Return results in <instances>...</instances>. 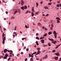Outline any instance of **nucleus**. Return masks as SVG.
<instances>
[{
  "instance_id": "nucleus-39",
  "label": "nucleus",
  "mask_w": 61,
  "mask_h": 61,
  "mask_svg": "<svg viewBox=\"0 0 61 61\" xmlns=\"http://www.w3.org/2000/svg\"><path fill=\"white\" fill-rule=\"evenodd\" d=\"M39 35V34H38V33H37L36 34V36H38V35Z\"/></svg>"
},
{
  "instance_id": "nucleus-55",
  "label": "nucleus",
  "mask_w": 61,
  "mask_h": 61,
  "mask_svg": "<svg viewBox=\"0 0 61 61\" xmlns=\"http://www.w3.org/2000/svg\"><path fill=\"white\" fill-rule=\"evenodd\" d=\"M17 56H19V55H20V54H17Z\"/></svg>"
},
{
  "instance_id": "nucleus-58",
  "label": "nucleus",
  "mask_w": 61,
  "mask_h": 61,
  "mask_svg": "<svg viewBox=\"0 0 61 61\" xmlns=\"http://www.w3.org/2000/svg\"><path fill=\"white\" fill-rule=\"evenodd\" d=\"M42 27L44 29H45V26H43Z\"/></svg>"
},
{
  "instance_id": "nucleus-56",
  "label": "nucleus",
  "mask_w": 61,
  "mask_h": 61,
  "mask_svg": "<svg viewBox=\"0 0 61 61\" xmlns=\"http://www.w3.org/2000/svg\"><path fill=\"white\" fill-rule=\"evenodd\" d=\"M1 56V57H2V58H3V57H4L3 56Z\"/></svg>"
},
{
  "instance_id": "nucleus-32",
  "label": "nucleus",
  "mask_w": 61,
  "mask_h": 61,
  "mask_svg": "<svg viewBox=\"0 0 61 61\" xmlns=\"http://www.w3.org/2000/svg\"><path fill=\"white\" fill-rule=\"evenodd\" d=\"M37 50H40V48H37Z\"/></svg>"
},
{
  "instance_id": "nucleus-42",
  "label": "nucleus",
  "mask_w": 61,
  "mask_h": 61,
  "mask_svg": "<svg viewBox=\"0 0 61 61\" xmlns=\"http://www.w3.org/2000/svg\"><path fill=\"white\" fill-rule=\"evenodd\" d=\"M21 55H23V54H24V53H23V52H21Z\"/></svg>"
},
{
  "instance_id": "nucleus-24",
  "label": "nucleus",
  "mask_w": 61,
  "mask_h": 61,
  "mask_svg": "<svg viewBox=\"0 0 61 61\" xmlns=\"http://www.w3.org/2000/svg\"><path fill=\"white\" fill-rule=\"evenodd\" d=\"M33 55L34 54H31V57H34V55Z\"/></svg>"
},
{
  "instance_id": "nucleus-63",
  "label": "nucleus",
  "mask_w": 61,
  "mask_h": 61,
  "mask_svg": "<svg viewBox=\"0 0 61 61\" xmlns=\"http://www.w3.org/2000/svg\"><path fill=\"white\" fill-rule=\"evenodd\" d=\"M48 15H49L48 14H47L46 15V16H48Z\"/></svg>"
},
{
  "instance_id": "nucleus-41",
  "label": "nucleus",
  "mask_w": 61,
  "mask_h": 61,
  "mask_svg": "<svg viewBox=\"0 0 61 61\" xmlns=\"http://www.w3.org/2000/svg\"><path fill=\"white\" fill-rule=\"evenodd\" d=\"M51 3H49L48 4V5H51Z\"/></svg>"
},
{
  "instance_id": "nucleus-36",
  "label": "nucleus",
  "mask_w": 61,
  "mask_h": 61,
  "mask_svg": "<svg viewBox=\"0 0 61 61\" xmlns=\"http://www.w3.org/2000/svg\"><path fill=\"white\" fill-rule=\"evenodd\" d=\"M37 53V52H34V53H33V54H36V53Z\"/></svg>"
},
{
  "instance_id": "nucleus-26",
  "label": "nucleus",
  "mask_w": 61,
  "mask_h": 61,
  "mask_svg": "<svg viewBox=\"0 0 61 61\" xmlns=\"http://www.w3.org/2000/svg\"><path fill=\"white\" fill-rule=\"evenodd\" d=\"M44 8H45V9H47L48 8V7H47V6H45L44 7Z\"/></svg>"
},
{
  "instance_id": "nucleus-44",
  "label": "nucleus",
  "mask_w": 61,
  "mask_h": 61,
  "mask_svg": "<svg viewBox=\"0 0 61 61\" xmlns=\"http://www.w3.org/2000/svg\"><path fill=\"white\" fill-rule=\"evenodd\" d=\"M10 52H11V53H13V51H10Z\"/></svg>"
},
{
  "instance_id": "nucleus-30",
  "label": "nucleus",
  "mask_w": 61,
  "mask_h": 61,
  "mask_svg": "<svg viewBox=\"0 0 61 61\" xmlns=\"http://www.w3.org/2000/svg\"><path fill=\"white\" fill-rule=\"evenodd\" d=\"M48 45L49 46H51V44H50V43H48Z\"/></svg>"
},
{
  "instance_id": "nucleus-23",
  "label": "nucleus",
  "mask_w": 61,
  "mask_h": 61,
  "mask_svg": "<svg viewBox=\"0 0 61 61\" xmlns=\"http://www.w3.org/2000/svg\"><path fill=\"white\" fill-rule=\"evenodd\" d=\"M15 17H14L13 16H12V17H11V19H15Z\"/></svg>"
},
{
  "instance_id": "nucleus-59",
  "label": "nucleus",
  "mask_w": 61,
  "mask_h": 61,
  "mask_svg": "<svg viewBox=\"0 0 61 61\" xmlns=\"http://www.w3.org/2000/svg\"><path fill=\"white\" fill-rule=\"evenodd\" d=\"M6 14H8V12H7V11H6Z\"/></svg>"
},
{
  "instance_id": "nucleus-9",
  "label": "nucleus",
  "mask_w": 61,
  "mask_h": 61,
  "mask_svg": "<svg viewBox=\"0 0 61 61\" xmlns=\"http://www.w3.org/2000/svg\"><path fill=\"white\" fill-rule=\"evenodd\" d=\"M7 51V50L6 49H5L3 51L4 52V53H5Z\"/></svg>"
},
{
  "instance_id": "nucleus-60",
  "label": "nucleus",
  "mask_w": 61,
  "mask_h": 61,
  "mask_svg": "<svg viewBox=\"0 0 61 61\" xmlns=\"http://www.w3.org/2000/svg\"><path fill=\"white\" fill-rule=\"evenodd\" d=\"M36 60H38L39 59H39H38V58H37L36 59Z\"/></svg>"
},
{
  "instance_id": "nucleus-21",
  "label": "nucleus",
  "mask_w": 61,
  "mask_h": 61,
  "mask_svg": "<svg viewBox=\"0 0 61 61\" xmlns=\"http://www.w3.org/2000/svg\"><path fill=\"white\" fill-rule=\"evenodd\" d=\"M56 19H58L59 20H60V19L59 17H56Z\"/></svg>"
},
{
  "instance_id": "nucleus-57",
  "label": "nucleus",
  "mask_w": 61,
  "mask_h": 61,
  "mask_svg": "<svg viewBox=\"0 0 61 61\" xmlns=\"http://www.w3.org/2000/svg\"><path fill=\"white\" fill-rule=\"evenodd\" d=\"M13 38H14L15 37V35H13Z\"/></svg>"
},
{
  "instance_id": "nucleus-48",
  "label": "nucleus",
  "mask_w": 61,
  "mask_h": 61,
  "mask_svg": "<svg viewBox=\"0 0 61 61\" xmlns=\"http://www.w3.org/2000/svg\"><path fill=\"white\" fill-rule=\"evenodd\" d=\"M51 27H53V26H54V25L52 24L51 25Z\"/></svg>"
},
{
  "instance_id": "nucleus-43",
  "label": "nucleus",
  "mask_w": 61,
  "mask_h": 61,
  "mask_svg": "<svg viewBox=\"0 0 61 61\" xmlns=\"http://www.w3.org/2000/svg\"><path fill=\"white\" fill-rule=\"evenodd\" d=\"M58 47H59V46H56V49H57V48H58Z\"/></svg>"
},
{
  "instance_id": "nucleus-52",
  "label": "nucleus",
  "mask_w": 61,
  "mask_h": 61,
  "mask_svg": "<svg viewBox=\"0 0 61 61\" xmlns=\"http://www.w3.org/2000/svg\"><path fill=\"white\" fill-rule=\"evenodd\" d=\"M60 1H57V3H60Z\"/></svg>"
},
{
  "instance_id": "nucleus-37",
  "label": "nucleus",
  "mask_w": 61,
  "mask_h": 61,
  "mask_svg": "<svg viewBox=\"0 0 61 61\" xmlns=\"http://www.w3.org/2000/svg\"><path fill=\"white\" fill-rule=\"evenodd\" d=\"M29 57H31V54H29Z\"/></svg>"
},
{
  "instance_id": "nucleus-53",
  "label": "nucleus",
  "mask_w": 61,
  "mask_h": 61,
  "mask_svg": "<svg viewBox=\"0 0 61 61\" xmlns=\"http://www.w3.org/2000/svg\"><path fill=\"white\" fill-rule=\"evenodd\" d=\"M42 38H43V37H41L40 38V40H41V39H42Z\"/></svg>"
},
{
  "instance_id": "nucleus-27",
  "label": "nucleus",
  "mask_w": 61,
  "mask_h": 61,
  "mask_svg": "<svg viewBox=\"0 0 61 61\" xmlns=\"http://www.w3.org/2000/svg\"><path fill=\"white\" fill-rule=\"evenodd\" d=\"M36 39H38V40L39 39V37H36Z\"/></svg>"
},
{
  "instance_id": "nucleus-31",
  "label": "nucleus",
  "mask_w": 61,
  "mask_h": 61,
  "mask_svg": "<svg viewBox=\"0 0 61 61\" xmlns=\"http://www.w3.org/2000/svg\"><path fill=\"white\" fill-rule=\"evenodd\" d=\"M41 25V24L40 23H38V25Z\"/></svg>"
},
{
  "instance_id": "nucleus-35",
  "label": "nucleus",
  "mask_w": 61,
  "mask_h": 61,
  "mask_svg": "<svg viewBox=\"0 0 61 61\" xmlns=\"http://www.w3.org/2000/svg\"><path fill=\"white\" fill-rule=\"evenodd\" d=\"M36 14V15H38V12H36V13H35Z\"/></svg>"
},
{
  "instance_id": "nucleus-51",
  "label": "nucleus",
  "mask_w": 61,
  "mask_h": 61,
  "mask_svg": "<svg viewBox=\"0 0 61 61\" xmlns=\"http://www.w3.org/2000/svg\"><path fill=\"white\" fill-rule=\"evenodd\" d=\"M24 39H25V38H22V40H24Z\"/></svg>"
},
{
  "instance_id": "nucleus-4",
  "label": "nucleus",
  "mask_w": 61,
  "mask_h": 61,
  "mask_svg": "<svg viewBox=\"0 0 61 61\" xmlns=\"http://www.w3.org/2000/svg\"><path fill=\"white\" fill-rule=\"evenodd\" d=\"M8 55L7 54H6L5 55V56L4 57V59H6V58H7V57H8Z\"/></svg>"
},
{
  "instance_id": "nucleus-6",
  "label": "nucleus",
  "mask_w": 61,
  "mask_h": 61,
  "mask_svg": "<svg viewBox=\"0 0 61 61\" xmlns=\"http://www.w3.org/2000/svg\"><path fill=\"white\" fill-rule=\"evenodd\" d=\"M47 56L45 55V56H44V57H43L42 58L43 59H47Z\"/></svg>"
},
{
  "instance_id": "nucleus-18",
  "label": "nucleus",
  "mask_w": 61,
  "mask_h": 61,
  "mask_svg": "<svg viewBox=\"0 0 61 61\" xmlns=\"http://www.w3.org/2000/svg\"><path fill=\"white\" fill-rule=\"evenodd\" d=\"M36 45L37 46H38L39 44H38V41H36Z\"/></svg>"
},
{
  "instance_id": "nucleus-47",
  "label": "nucleus",
  "mask_w": 61,
  "mask_h": 61,
  "mask_svg": "<svg viewBox=\"0 0 61 61\" xmlns=\"http://www.w3.org/2000/svg\"><path fill=\"white\" fill-rule=\"evenodd\" d=\"M47 46V45H44V44L43 45V46Z\"/></svg>"
},
{
  "instance_id": "nucleus-8",
  "label": "nucleus",
  "mask_w": 61,
  "mask_h": 61,
  "mask_svg": "<svg viewBox=\"0 0 61 61\" xmlns=\"http://www.w3.org/2000/svg\"><path fill=\"white\" fill-rule=\"evenodd\" d=\"M41 53V51H40L39 50H38V52H37V53L36 54V55H37L38 54H40Z\"/></svg>"
},
{
  "instance_id": "nucleus-54",
  "label": "nucleus",
  "mask_w": 61,
  "mask_h": 61,
  "mask_svg": "<svg viewBox=\"0 0 61 61\" xmlns=\"http://www.w3.org/2000/svg\"><path fill=\"white\" fill-rule=\"evenodd\" d=\"M27 60V58H26V59H25V61H26Z\"/></svg>"
},
{
  "instance_id": "nucleus-15",
  "label": "nucleus",
  "mask_w": 61,
  "mask_h": 61,
  "mask_svg": "<svg viewBox=\"0 0 61 61\" xmlns=\"http://www.w3.org/2000/svg\"><path fill=\"white\" fill-rule=\"evenodd\" d=\"M34 9V7H32V12H35Z\"/></svg>"
},
{
  "instance_id": "nucleus-28",
  "label": "nucleus",
  "mask_w": 61,
  "mask_h": 61,
  "mask_svg": "<svg viewBox=\"0 0 61 61\" xmlns=\"http://www.w3.org/2000/svg\"><path fill=\"white\" fill-rule=\"evenodd\" d=\"M25 28H28V26H27L26 25H25Z\"/></svg>"
},
{
  "instance_id": "nucleus-29",
  "label": "nucleus",
  "mask_w": 61,
  "mask_h": 61,
  "mask_svg": "<svg viewBox=\"0 0 61 61\" xmlns=\"http://www.w3.org/2000/svg\"><path fill=\"white\" fill-rule=\"evenodd\" d=\"M15 29L14 30H15H15H16V28H16V26H15Z\"/></svg>"
},
{
  "instance_id": "nucleus-25",
  "label": "nucleus",
  "mask_w": 61,
  "mask_h": 61,
  "mask_svg": "<svg viewBox=\"0 0 61 61\" xmlns=\"http://www.w3.org/2000/svg\"><path fill=\"white\" fill-rule=\"evenodd\" d=\"M46 35H47V34L46 33L44 35V36H46Z\"/></svg>"
},
{
  "instance_id": "nucleus-3",
  "label": "nucleus",
  "mask_w": 61,
  "mask_h": 61,
  "mask_svg": "<svg viewBox=\"0 0 61 61\" xmlns=\"http://www.w3.org/2000/svg\"><path fill=\"white\" fill-rule=\"evenodd\" d=\"M21 9H22L23 10H24V9H27V6H22L21 7Z\"/></svg>"
},
{
  "instance_id": "nucleus-14",
  "label": "nucleus",
  "mask_w": 61,
  "mask_h": 61,
  "mask_svg": "<svg viewBox=\"0 0 61 61\" xmlns=\"http://www.w3.org/2000/svg\"><path fill=\"white\" fill-rule=\"evenodd\" d=\"M56 41H54L52 42V43H53L54 44H55L56 43Z\"/></svg>"
},
{
  "instance_id": "nucleus-5",
  "label": "nucleus",
  "mask_w": 61,
  "mask_h": 61,
  "mask_svg": "<svg viewBox=\"0 0 61 61\" xmlns=\"http://www.w3.org/2000/svg\"><path fill=\"white\" fill-rule=\"evenodd\" d=\"M21 5H24V2L23 1V0H21Z\"/></svg>"
},
{
  "instance_id": "nucleus-12",
  "label": "nucleus",
  "mask_w": 61,
  "mask_h": 61,
  "mask_svg": "<svg viewBox=\"0 0 61 61\" xmlns=\"http://www.w3.org/2000/svg\"><path fill=\"white\" fill-rule=\"evenodd\" d=\"M56 56H60V55L59 54V53H58L56 54Z\"/></svg>"
},
{
  "instance_id": "nucleus-50",
  "label": "nucleus",
  "mask_w": 61,
  "mask_h": 61,
  "mask_svg": "<svg viewBox=\"0 0 61 61\" xmlns=\"http://www.w3.org/2000/svg\"><path fill=\"white\" fill-rule=\"evenodd\" d=\"M50 29L51 30H53V28L52 27H51Z\"/></svg>"
},
{
  "instance_id": "nucleus-1",
  "label": "nucleus",
  "mask_w": 61,
  "mask_h": 61,
  "mask_svg": "<svg viewBox=\"0 0 61 61\" xmlns=\"http://www.w3.org/2000/svg\"><path fill=\"white\" fill-rule=\"evenodd\" d=\"M2 35L3 37L2 39L3 40L2 43H3V44H4L5 42V40H6V36L4 34V33H3Z\"/></svg>"
},
{
  "instance_id": "nucleus-16",
  "label": "nucleus",
  "mask_w": 61,
  "mask_h": 61,
  "mask_svg": "<svg viewBox=\"0 0 61 61\" xmlns=\"http://www.w3.org/2000/svg\"><path fill=\"white\" fill-rule=\"evenodd\" d=\"M41 42L42 43H43V44H44V40H41Z\"/></svg>"
},
{
  "instance_id": "nucleus-11",
  "label": "nucleus",
  "mask_w": 61,
  "mask_h": 61,
  "mask_svg": "<svg viewBox=\"0 0 61 61\" xmlns=\"http://www.w3.org/2000/svg\"><path fill=\"white\" fill-rule=\"evenodd\" d=\"M17 12H18V11H17V10H15L14 12V15H15V14H16L17 13Z\"/></svg>"
},
{
  "instance_id": "nucleus-45",
  "label": "nucleus",
  "mask_w": 61,
  "mask_h": 61,
  "mask_svg": "<svg viewBox=\"0 0 61 61\" xmlns=\"http://www.w3.org/2000/svg\"><path fill=\"white\" fill-rule=\"evenodd\" d=\"M56 52V50H53L52 51V52Z\"/></svg>"
},
{
  "instance_id": "nucleus-40",
  "label": "nucleus",
  "mask_w": 61,
  "mask_h": 61,
  "mask_svg": "<svg viewBox=\"0 0 61 61\" xmlns=\"http://www.w3.org/2000/svg\"><path fill=\"white\" fill-rule=\"evenodd\" d=\"M13 34H16V32L14 31V32H13Z\"/></svg>"
},
{
  "instance_id": "nucleus-64",
  "label": "nucleus",
  "mask_w": 61,
  "mask_h": 61,
  "mask_svg": "<svg viewBox=\"0 0 61 61\" xmlns=\"http://www.w3.org/2000/svg\"><path fill=\"white\" fill-rule=\"evenodd\" d=\"M59 6H60V7H61V4H60Z\"/></svg>"
},
{
  "instance_id": "nucleus-13",
  "label": "nucleus",
  "mask_w": 61,
  "mask_h": 61,
  "mask_svg": "<svg viewBox=\"0 0 61 61\" xmlns=\"http://www.w3.org/2000/svg\"><path fill=\"white\" fill-rule=\"evenodd\" d=\"M49 40H51V41H54V40L53 39H50V38H49Z\"/></svg>"
},
{
  "instance_id": "nucleus-22",
  "label": "nucleus",
  "mask_w": 61,
  "mask_h": 61,
  "mask_svg": "<svg viewBox=\"0 0 61 61\" xmlns=\"http://www.w3.org/2000/svg\"><path fill=\"white\" fill-rule=\"evenodd\" d=\"M30 60L31 61H33V58H31Z\"/></svg>"
},
{
  "instance_id": "nucleus-62",
  "label": "nucleus",
  "mask_w": 61,
  "mask_h": 61,
  "mask_svg": "<svg viewBox=\"0 0 61 61\" xmlns=\"http://www.w3.org/2000/svg\"><path fill=\"white\" fill-rule=\"evenodd\" d=\"M15 9H14L13 10V11H15Z\"/></svg>"
},
{
  "instance_id": "nucleus-61",
  "label": "nucleus",
  "mask_w": 61,
  "mask_h": 61,
  "mask_svg": "<svg viewBox=\"0 0 61 61\" xmlns=\"http://www.w3.org/2000/svg\"><path fill=\"white\" fill-rule=\"evenodd\" d=\"M28 13V11H27L26 12L25 14H27Z\"/></svg>"
},
{
  "instance_id": "nucleus-17",
  "label": "nucleus",
  "mask_w": 61,
  "mask_h": 61,
  "mask_svg": "<svg viewBox=\"0 0 61 61\" xmlns=\"http://www.w3.org/2000/svg\"><path fill=\"white\" fill-rule=\"evenodd\" d=\"M57 20V24H58L59 23H60V21L59 20Z\"/></svg>"
},
{
  "instance_id": "nucleus-33",
  "label": "nucleus",
  "mask_w": 61,
  "mask_h": 61,
  "mask_svg": "<svg viewBox=\"0 0 61 61\" xmlns=\"http://www.w3.org/2000/svg\"><path fill=\"white\" fill-rule=\"evenodd\" d=\"M11 59V57H10L7 60V61H9V60Z\"/></svg>"
},
{
  "instance_id": "nucleus-34",
  "label": "nucleus",
  "mask_w": 61,
  "mask_h": 61,
  "mask_svg": "<svg viewBox=\"0 0 61 61\" xmlns=\"http://www.w3.org/2000/svg\"><path fill=\"white\" fill-rule=\"evenodd\" d=\"M56 6H57V7H59V4H57Z\"/></svg>"
},
{
  "instance_id": "nucleus-7",
  "label": "nucleus",
  "mask_w": 61,
  "mask_h": 61,
  "mask_svg": "<svg viewBox=\"0 0 61 61\" xmlns=\"http://www.w3.org/2000/svg\"><path fill=\"white\" fill-rule=\"evenodd\" d=\"M47 56L45 55V56H44V57H43L42 58L43 59H47Z\"/></svg>"
},
{
  "instance_id": "nucleus-2",
  "label": "nucleus",
  "mask_w": 61,
  "mask_h": 61,
  "mask_svg": "<svg viewBox=\"0 0 61 61\" xmlns=\"http://www.w3.org/2000/svg\"><path fill=\"white\" fill-rule=\"evenodd\" d=\"M53 33L54 34V36H55V38H56V36L57 35V33L56 32V31H54L53 32Z\"/></svg>"
},
{
  "instance_id": "nucleus-38",
  "label": "nucleus",
  "mask_w": 61,
  "mask_h": 61,
  "mask_svg": "<svg viewBox=\"0 0 61 61\" xmlns=\"http://www.w3.org/2000/svg\"><path fill=\"white\" fill-rule=\"evenodd\" d=\"M20 9H19L18 10V11L19 12V13H20Z\"/></svg>"
},
{
  "instance_id": "nucleus-20",
  "label": "nucleus",
  "mask_w": 61,
  "mask_h": 61,
  "mask_svg": "<svg viewBox=\"0 0 61 61\" xmlns=\"http://www.w3.org/2000/svg\"><path fill=\"white\" fill-rule=\"evenodd\" d=\"M31 14H32V16H34V13L33 12H32L31 13Z\"/></svg>"
},
{
  "instance_id": "nucleus-19",
  "label": "nucleus",
  "mask_w": 61,
  "mask_h": 61,
  "mask_svg": "<svg viewBox=\"0 0 61 61\" xmlns=\"http://www.w3.org/2000/svg\"><path fill=\"white\" fill-rule=\"evenodd\" d=\"M48 34L49 35H51V34H52V32H48Z\"/></svg>"
},
{
  "instance_id": "nucleus-46",
  "label": "nucleus",
  "mask_w": 61,
  "mask_h": 61,
  "mask_svg": "<svg viewBox=\"0 0 61 61\" xmlns=\"http://www.w3.org/2000/svg\"><path fill=\"white\" fill-rule=\"evenodd\" d=\"M29 50V49L28 48H27L26 49V51H28Z\"/></svg>"
},
{
  "instance_id": "nucleus-10",
  "label": "nucleus",
  "mask_w": 61,
  "mask_h": 61,
  "mask_svg": "<svg viewBox=\"0 0 61 61\" xmlns=\"http://www.w3.org/2000/svg\"><path fill=\"white\" fill-rule=\"evenodd\" d=\"M55 59L56 60H57L58 59V57L57 56L56 57H55Z\"/></svg>"
},
{
  "instance_id": "nucleus-49",
  "label": "nucleus",
  "mask_w": 61,
  "mask_h": 61,
  "mask_svg": "<svg viewBox=\"0 0 61 61\" xmlns=\"http://www.w3.org/2000/svg\"><path fill=\"white\" fill-rule=\"evenodd\" d=\"M36 5H37V6H38V4L37 3H36Z\"/></svg>"
}]
</instances>
